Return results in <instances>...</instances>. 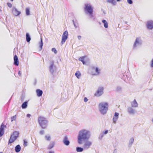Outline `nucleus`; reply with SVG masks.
<instances>
[{"mask_svg":"<svg viewBox=\"0 0 153 153\" xmlns=\"http://www.w3.org/2000/svg\"><path fill=\"white\" fill-rule=\"evenodd\" d=\"M90 136L89 132L85 130L80 131L78 136V142L79 144H81L84 140L88 139Z\"/></svg>","mask_w":153,"mask_h":153,"instance_id":"obj_1","label":"nucleus"},{"mask_svg":"<svg viewBox=\"0 0 153 153\" xmlns=\"http://www.w3.org/2000/svg\"><path fill=\"white\" fill-rule=\"evenodd\" d=\"M38 121L42 128L44 129L47 127L48 121L46 118L43 116H39L38 117Z\"/></svg>","mask_w":153,"mask_h":153,"instance_id":"obj_2","label":"nucleus"},{"mask_svg":"<svg viewBox=\"0 0 153 153\" xmlns=\"http://www.w3.org/2000/svg\"><path fill=\"white\" fill-rule=\"evenodd\" d=\"M100 111L102 114L106 113L108 108V104L107 102H101L99 105Z\"/></svg>","mask_w":153,"mask_h":153,"instance_id":"obj_3","label":"nucleus"},{"mask_svg":"<svg viewBox=\"0 0 153 153\" xmlns=\"http://www.w3.org/2000/svg\"><path fill=\"white\" fill-rule=\"evenodd\" d=\"M84 10L86 13L89 14L91 16H93V8L90 4H85V5Z\"/></svg>","mask_w":153,"mask_h":153,"instance_id":"obj_4","label":"nucleus"},{"mask_svg":"<svg viewBox=\"0 0 153 153\" xmlns=\"http://www.w3.org/2000/svg\"><path fill=\"white\" fill-rule=\"evenodd\" d=\"M19 135V132L16 131H14L13 134L10 136L9 140V144L13 142L17 139Z\"/></svg>","mask_w":153,"mask_h":153,"instance_id":"obj_5","label":"nucleus"},{"mask_svg":"<svg viewBox=\"0 0 153 153\" xmlns=\"http://www.w3.org/2000/svg\"><path fill=\"white\" fill-rule=\"evenodd\" d=\"M68 32L67 31H65L62 34L61 44L63 45L65 42L68 38Z\"/></svg>","mask_w":153,"mask_h":153,"instance_id":"obj_6","label":"nucleus"},{"mask_svg":"<svg viewBox=\"0 0 153 153\" xmlns=\"http://www.w3.org/2000/svg\"><path fill=\"white\" fill-rule=\"evenodd\" d=\"M103 88L100 87L98 88L95 94V96L99 97L103 93Z\"/></svg>","mask_w":153,"mask_h":153,"instance_id":"obj_7","label":"nucleus"},{"mask_svg":"<svg viewBox=\"0 0 153 153\" xmlns=\"http://www.w3.org/2000/svg\"><path fill=\"white\" fill-rule=\"evenodd\" d=\"M6 127V126L4 125L3 123L1 124L0 128V137L2 136L4 134V129Z\"/></svg>","mask_w":153,"mask_h":153,"instance_id":"obj_8","label":"nucleus"},{"mask_svg":"<svg viewBox=\"0 0 153 153\" xmlns=\"http://www.w3.org/2000/svg\"><path fill=\"white\" fill-rule=\"evenodd\" d=\"M12 12L13 15L16 16H19L21 13V12L16 8H13Z\"/></svg>","mask_w":153,"mask_h":153,"instance_id":"obj_9","label":"nucleus"},{"mask_svg":"<svg viewBox=\"0 0 153 153\" xmlns=\"http://www.w3.org/2000/svg\"><path fill=\"white\" fill-rule=\"evenodd\" d=\"M147 27L148 28L150 29L153 28V21H148L147 23Z\"/></svg>","mask_w":153,"mask_h":153,"instance_id":"obj_10","label":"nucleus"},{"mask_svg":"<svg viewBox=\"0 0 153 153\" xmlns=\"http://www.w3.org/2000/svg\"><path fill=\"white\" fill-rule=\"evenodd\" d=\"M92 69L93 71L95 70L96 72V74H95L93 72H92L91 73L93 75H96L99 74L100 73V70L98 68H95L94 67H93L92 68Z\"/></svg>","mask_w":153,"mask_h":153,"instance_id":"obj_11","label":"nucleus"},{"mask_svg":"<svg viewBox=\"0 0 153 153\" xmlns=\"http://www.w3.org/2000/svg\"><path fill=\"white\" fill-rule=\"evenodd\" d=\"M63 142L64 144L65 145L68 146L69 144L70 141L68 140V139L67 136H65V137Z\"/></svg>","mask_w":153,"mask_h":153,"instance_id":"obj_12","label":"nucleus"},{"mask_svg":"<svg viewBox=\"0 0 153 153\" xmlns=\"http://www.w3.org/2000/svg\"><path fill=\"white\" fill-rule=\"evenodd\" d=\"M91 145V142L90 141H87L85 142L84 145L85 148H88Z\"/></svg>","mask_w":153,"mask_h":153,"instance_id":"obj_13","label":"nucleus"},{"mask_svg":"<svg viewBox=\"0 0 153 153\" xmlns=\"http://www.w3.org/2000/svg\"><path fill=\"white\" fill-rule=\"evenodd\" d=\"M119 114L118 113L115 112V113L113 119V122L114 123H115L116 122L118 119V118Z\"/></svg>","mask_w":153,"mask_h":153,"instance_id":"obj_14","label":"nucleus"},{"mask_svg":"<svg viewBox=\"0 0 153 153\" xmlns=\"http://www.w3.org/2000/svg\"><path fill=\"white\" fill-rule=\"evenodd\" d=\"M14 65L18 66L19 64V62L18 58L16 55L14 56Z\"/></svg>","mask_w":153,"mask_h":153,"instance_id":"obj_15","label":"nucleus"},{"mask_svg":"<svg viewBox=\"0 0 153 153\" xmlns=\"http://www.w3.org/2000/svg\"><path fill=\"white\" fill-rule=\"evenodd\" d=\"M86 58V56L80 57L79 59V60L81 61L83 64H85L86 63V60H85V59Z\"/></svg>","mask_w":153,"mask_h":153,"instance_id":"obj_16","label":"nucleus"},{"mask_svg":"<svg viewBox=\"0 0 153 153\" xmlns=\"http://www.w3.org/2000/svg\"><path fill=\"white\" fill-rule=\"evenodd\" d=\"M36 93L37 94V95L38 97H40L42 94V91L39 89H38L36 90Z\"/></svg>","mask_w":153,"mask_h":153,"instance_id":"obj_17","label":"nucleus"},{"mask_svg":"<svg viewBox=\"0 0 153 153\" xmlns=\"http://www.w3.org/2000/svg\"><path fill=\"white\" fill-rule=\"evenodd\" d=\"M131 106L132 107H137L138 104L135 99L131 103Z\"/></svg>","mask_w":153,"mask_h":153,"instance_id":"obj_18","label":"nucleus"},{"mask_svg":"<svg viewBox=\"0 0 153 153\" xmlns=\"http://www.w3.org/2000/svg\"><path fill=\"white\" fill-rule=\"evenodd\" d=\"M21 150V147L19 145L16 146L15 147V151L16 152H19Z\"/></svg>","mask_w":153,"mask_h":153,"instance_id":"obj_19","label":"nucleus"},{"mask_svg":"<svg viewBox=\"0 0 153 153\" xmlns=\"http://www.w3.org/2000/svg\"><path fill=\"white\" fill-rule=\"evenodd\" d=\"M102 22L104 24V27L105 28H107L108 27V25L107 22L105 20H103L102 21Z\"/></svg>","mask_w":153,"mask_h":153,"instance_id":"obj_20","label":"nucleus"},{"mask_svg":"<svg viewBox=\"0 0 153 153\" xmlns=\"http://www.w3.org/2000/svg\"><path fill=\"white\" fill-rule=\"evenodd\" d=\"M26 39L27 41L29 42L30 40L31 39L28 33H27L26 34Z\"/></svg>","mask_w":153,"mask_h":153,"instance_id":"obj_21","label":"nucleus"},{"mask_svg":"<svg viewBox=\"0 0 153 153\" xmlns=\"http://www.w3.org/2000/svg\"><path fill=\"white\" fill-rule=\"evenodd\" d=\"M75 75L78 78H79L81 76V74L79 71H77L75 74Z\"/></svg>","mask_w":153,"mask_h":153,"instance_id":"obj_22","label":"nucleus"},{"mask_svg":"<svg viewBox=\"0 0 153 153\" xmlns=\"http://www.w3.org/2000/svg\"><path fill=\"white\" fill-rule=\"evenodd\" d=\"M27 102H24L22 105V108H25L27 107Z\"/></svg>","mask_w":153,"mask_h":153,"instance_id":"obj_23","label":"nucleus"},{"mask_svg":"<svg viewBox=\"0 0 153 153\" xmlns=\"http://www.w3.org/2000/svg\"><path fill=\"white\" fill-rule=\"evenodd\" d=\"M128 112L130 114H133L134 113V111L132 108H129L128 109Z\"/></svg>","mask_w":153,"mask_h":153,"instance_id":"obj_24","label":"nucleus"},{"mask_svg":"<svg viewBox=\"0 0 153 153\" xmlns=\"http://www.w3.org/2000/svg\"><path fill=\"white\" fill-rule=\"evenodd\" d=\"M83 150V149L81 147H77L76 148V151L78 152H82Z\"/></svg>","mask_w":153,"mask_h":153,"instance_id":"obj_25","label":"nucleus"},{"mask_svg":"<svg viewBox=\"0 0 153 153\" xmlns=\"http://www.w3.org/2000/svg\"><path fill=\"white\" fill-rule=\"evenodd\" d=\"M107 2L109 3H111L113 5L115 4L116 2L114 0H107Z\"/></svg>","mask_w":153,"mask_h":153,"instance_id":"obj_26","label":"nucleus"},{"mask_svg":"<svg viewBox=\"0 0 153 153\" xmlns=\"http://www.w3.org/2000/svg\"><path fill=\"white\" fill-rule=\"evenodd\" d=\"M43 45V43L42 42V38H41V41H40V42L39 45V47L41 49L42 48Z\"/></svg>","mask_w":153,"mask_h":153,"instance_id":"obj_27","label":"nucleus"},{"mask_svg":"<svg viewBox=\"0 0 153 153\" xmlns=\"http://www.w3.org/2000/svg\"><path fill=\"white\" fill-rule=\"evenodd\" d=\"M139 42V40L138 38H137L136 39L134 45V47L136 46V45L137 44H138Z\"/></svg>","mask_w":153,"mask_h":153,"instance_id":"obj_28","label":"nucleus"},{"mask_svg":"<svg viewBox=\"0 0 153 153\" xmlns=\"http://www.w3.org/2000/svg\"><path fill=\"white\" fill-rule=\"evenodd\" d=\"M26 13L27 15H29L30 14L29 9L28 8H27L26 9Z\"/></svg>","mask_w":153,"mask_h":153,"instance_id":"obj_29","label":"nucleus"},{"mask_svg":"<svg viewBox=\"0 0 153 153\" xmlns=\"http://www.w3.org/2000/svg\"><path fill=\"white\" fill-rule=\"evenodd\" d=\"M16 115H15V116H13L12 117H11V121L12 122L13 121H15L16 120Z\"/></svg>","mask_w":153,"mask_h":153,"instance_id":"obj_30","label":"nucleus"},{"mask_svg":"<svg viewBox=\"0 0 153 153\" xmlns=\"http://www.w3.org/2000/svg\"><path fill=\"white\" fill-rule=\"evenodd\" d=\"M52 51L54 52L56 54L57 53V51L55 48H53L51 50Z\"/></svg>","mask_w":153,"mask_h":153,"instance_id":"obj_31","label":"nucleus"},{"mask_svg":"<svg viewBox=\"0 0 153 153\" xmlns=\"http://www.w3.org/2000/svg\"><path fill=\"white\" fill-rule=\"evenodd\" d=\"M54 143H52V144H51V146H49L48 147V149H52V148L54 146Z\"/></svg>","mask_w":153,"mask_h":153,"instance_id":"obj_32","label":"nucleus"},{"mask_svg":"<svg viewBox=\"0 0 153 153\" xmlns=\"http://www.w3.org/2000/svg\"><path fill=\"white\" fill-rule=\"evenodd\" d=\"M45 138L48 140H50V137L49 136H46Z\"/></svg>","mask_w":153,"mask_h":153,"instance_id":"obj_33","label":"nucleus"},{"mask_svg":"<svg viewBox=\"0 0 153 153\" xmlns=\"http://www.w3.org/2000/svg\"><path fill=\"white\" fill-rule=\"evenodd\" d=\"M7 6L10 7H12V4L10 3H7Z\"/></svg>","mask_w":153,"mask_h":153,"instance_id":"obj_34","label":"nucleus"},{"mask_svg":"<svg viewBox=\"0 0 153 153\" xmlns=\"http://www.w3.org/2000/svg\"><path fill=\"white\" fill-rule=\"evenodd\" d=\"M128 2L130 4H132V1L131 0H127Z\"/></svg>","mask_w":153,"mask_h":153,"instance_id":"obj_35","label":"nucleus"},{"mask_svg":"<svg viewBox=\"0 0 153 153\" xmlns=\"http://www.w3.org/2000/svg\"><path fill=\"white\" fill-rule=\"evenodd\" d=\"M27 142L25 141H24V146H27Z\"/></svg>","mask_w":153,"mask_h":153,"instance_id":"obj_36","label":"nucleus"},{"mask_svg":"<svg viewBox=\"0 0 153 153\" xmlns=\"http://www.w3.org/2000/svg\"><path fill=\"white\" fill-rule=\"evenodd\" d=\"M88 100V99L86 97H85L84 99V101L85 102H86Z\"/></svg>","mask_w":153,"mask_h":153,"instance_id":"obj_37","label":"nucleus"},{"mask_svg":"<svg viewBox=\"0 0 153 153\" xmlns=\"http://www.w3.org/2000/svg\"><path fill=\"white\" fill-rule=\"evenodd\" d=\"M108 130H106V131H105L104 132H103V134H107L108 133Z\"/></svg>","mask_w":153,"mask_h":153,"instance_id":"obj_38","label":"nucleus"},{"mask_svg":"<svg viewBox=\"0 0 153 153\" xmlns=\"http://www.w3.org/2000/svg\"><path fill=\"white\" fill-rule=\"evenodd\" d=\"M19 75L20 76H22V73H21V72L20 71H19Z\"/></svg>","mask_w":153,"mask_h":153,"instance_id":"obj_39","label":"nucleus"},{"mask_svg":"<svg viewBox=\"0 0 153 153\" xmlns=\"http://www.w3.org/2000/svg\"><path fill=\"white\" fill-rule=\"evenodd\" d=\"M40 133L41 134H43L44 133V131H40Z\"/></svg>","mask_w":153,"mask_h":153,"instance_id":"obj_40","label":"nucleus"},{"mask_svg":"<svg viewBox=\"0 0 153 153\" xmlns=\"http://www.w3.org/2000/svg\"><path fill=\"white\" fill-rule=\"evenodd\" d=\"M78 38L79 39H80L81 38V36H78Z\"/></svg>","mask_w":153,"mask_h":153,"instance_id":"obj_41","label":"nucleus"},{"mask_svg":"<svg viewBox=\"0 0 153 153\" xmlns=\"http://www.w3.org/2000/svg\"><path fill=\"white\" fill-rule=\"evenodd\" d=\"M30 114H27V117H30Z\"/></svg>","mask_w":153,"mask_h":153,"instance_id":"obj_42","label":"nucleus"},{"mask_svg":"<svg viewBox=\"0 0 153 153\" xmlns=\"http://www.w3.org/2000/svg\"><path fill=\"white\" fill-rule=\"evenodd\" d=\"M54 152L53 151H50L49 152V153H54Z\"/></svg>","mask_w":153,"mask_h":153,"instance_id":"obj_43","label":"nucleus"},{"mask_svg":"<svg viewBox=\"0 0 153 153\" xmlns=\"http://www.w3.org/2000/svg\"><path fill=\"white\" fill-rule=\"evenodd\" d=\"M117 1H119L120 0H117Z\"/></svg>","mask_w":153,"mask_h":153,"instance_id":"obj_44","label":"nucleus"},{"mask_svg":"<svg viewBox=\"0 0 153 153\" xmlns=\"http://www.w3.org/2000/svg\"><path fill=\"white\" fill-rule=\"evenodd\" d=\"M13 0H11V1H13Z\"/></svg>","mask_w":153,"mask_h":153,"instance_id":"obj_45","label":"nucleus"},{"mask_svg":"<svg viewBox=\"0 0 153 153\" xmlns=\"http://www.w3.org/2000/svg\"><path fill=\"white\" fill-rule=\"evenodd\" d=\"M152 122H153V120H152Z\"/></svg>","mask_w":153,"mask_h":153,"instance_id":"obj_46","label":"nucleus"},{"mask_svg":"<svg viewBox=\"0 0 153 153\" xmlns=\"http://www.w3.org/2000/svg\"><path fill=\"white\" fill-rule=\"evenodd\" d=\"M0 153H2V152H0Z\"/></svg>","mask_w":153,"mask_h":153,"instance_id":"obj_47","label":"nucleus"}]
</instances>
